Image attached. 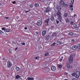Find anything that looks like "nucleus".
<instances>
[{"instance_id":"obj_41","label":"nucleus","mask_w":80,"mask_h":80,"mask_svg":"<svg viewBox=\"0 0 80 80\" xmlns=\"http://www.w3.org/2000/svg\"><path fill=\"white\" fill-rule=\"evenodd\" d=\"M21 44L22 45H25V42H22L21 43Z\"/></svg>"},{"instance_id":"obj_28","label":"nucleus","mask_w":80,"mask_h":80,"mask_svg":"<svg viewBox=\"0 0 80 80\" xmlns=\"http://www.w3.org/2000/svg\"><path fill=\"white\" fill-rule=\"evenodd\" d=\"M50 53V52H47L45 55V56H47V55H48Z\"/></svg>"},{"instance_id":"obj_36","label":"nucleus","mask_w":80,"mask_h":80,"mask_svg":"<svg viewBox=\"0 0 80 80\" xmlns=\"http://www.w3.org/2000/svg\"><path fill=\"white\" fill-rule=\"evenodd\" d=\"M59 67V68H62V65L58 64Z\"/></svg>"},{"instance_id":"obj_55","label":"nucleus","mask_w":80,"mask_h":80,"mask_svg":"<svg viewBox=\"0 0 80 80\" xmlns=\"http://www.w3.org/2000/svg\"><path fill=\"white\" fill-rule=\"evenodd\" d=\"M17 49H18V48H16L15 49V50H17Z\"/></svg>"},{"instance_id":"obj_47","label":"nucleus","mask_w":80,"mask_h":80,"mask_svg":"<svg viewBox=\"0 0 80 80\" xmlns=\"http://www.w3.org/2000/svg\"><path fill=\"white\" fill-rule=\"evenodd\" d=\"M16 19H17L18 20H20V18H19L18 17H16Z\"/></svg>"},{"instance_id":"obj_7","label":"nucleus","mask_w":80,"mask_h":80,"mask_svg":"<svg viewBox=\"0 0 80 80\" xmlns=\"http://www.w3.org/2000/svg\"><path fill=\"white\" fill-rule=\"evenodd\" d=\"M47 29H46V30H44L42 32V36H45V35H46V33H47Z\"/></svg>"},{"instance_id":"obj_50","label":"nucleus","mask_w":80,"mask_h":80,"mask_svg":"<svg viewBox=\"0 0 80 80\" xmlns=\"http://www.w3.org/2000/svg\"><path fill=\"white\" fill-rule=\"evenodd\" d=\"M2 30H4V32H5V28H2Z\"/></svg>"},{"instance_id":"obj_29","label":"nucleus","mask_w":80,"mask_h":80,"mask_svg":"<svg viewBox=\"0 0 80 80\" xmlns=\"http://www.w3.org/2000/svg\"><path fill=\"white\" fill-rule=\"evenodd\" d=\"M65 20L66 22H67V23L69 22V19L68 18H66L65 19Z\"/></svg>"},{"instance_id":"obj_33","label":"nucleus","mask_w":80,"mask_h":80,"mask_svg":"<svg viewBox=\"0 0 80 80\" xmlns=\"http://www.w3.org/2000/svg\"><path fill=\"white\" fill-rule=\"evenodd\" d=\"M75 75H76V74H75V72L72 73V76H75Z\"/></svg>"},{"instance_id":"obj_57","label":"nucleus","mask_w":80,"mask_h":80,"mask_svg":"<svg viewBox=\"0 0 80 80\" xmlns=\"http://www.w3.org/2000/svg\"><path fill=\"white\" fill-rule=\"evenodd\" d=\"M67 74H68V73H67V72H65V75H67Z\"/></svg>"},{"instance_id":"obj_21","label":"nucleus","mask_w":80,"mask_h":80,"mask_svg":"<svg viewBox=\"0 0 80 80\" xmlns=\"http://www.w3.org/2000/svg\"><path fill=\"white\" fill-rule=\"evenodd\" d=\"M16 70H17V71H20L21 69H20V68L18 67H16Z\"/></svg>"},{"instance_id":"obj_15","label":"nucleus","mask_w":80,"mask_h":80,"mask_svg":"<svg viewBox=\"0 0 80 80\" xmlns=\"http://www.w3.org/2000/svg\"><path fill=\"white\" fill-rule=\"evenodd\" d=\"M57 9L58 11H60V10H62V7L60 6H58L57 7Z\"/></svg>"},{"instance_id":"obj_37","label":"nucleus","mask_w":80,"mask_h":80,"mask_svg":"<svg viewBox=\"0 0 80 80\" xmlns=\"http://www.w3.org/2000/svg\"><path fill=\"white\" fill-rule=\"evenodd\" d=\"M71 42L72 43H74V42H75V40L72 39V40H71Z\"/></svg>"},{"instance_id":"obj_8","label":"nucleus","mask_w":80,"mask_h":80,"mask_svg":"<svg viewBox=\"0 0 80 80\" xmlns=\"http://www.w3.org/2000/svg\"><path fill=\"white\" fill-rule=\"evenodd\" d=\"M66 67L67 68H72V66H70V63H67L66 64Z\"/></svg>"},{"instance_id":"obj_32","label":"nucleus","mask_w":80,"mask_h":80,"mask_svg":"<svg viewBox=\"0 0 80 80\" xmlns=\"http://www.w3.org/2000/svg\"><path fill=\"white\" fill-rule=\"evenodd\" d=\"M30 12V9H29L28 11L25 10V13H28V12Z\"/></svg>"},{"instance_id":"obj_39","label":"nucleus","mask_w":80,"mask_h":80,"mask_svg":"<svg viewBox=\"0 0 80 80\" xmlns=\"http://www.w3.org/2000/svg\"><path fill=\"white\" fill-rule=\"evenodd\" d=\"M73 23H74V22H73V21H72L70 22L71 25H73Z\"/></svg>"},{"instance_id":"obj_43","label":"nucleus","mask_w":80,"mask_h":80,"mask_svg":"<svg viewBox=\"0 0 80 80\" xmlns=\"http://www.w3.org/2000/svg\"><path fill=\"white\" fill-rule=\"evenodd\" d=\"M2 33H3V31L1 30H0V34H2Z\"/></svg>"},{"instance_id":"obj_20","label":"nucleus","mask_w":80,"mask_h":80,"mask_svg":"<svg viewBox=\"0 0 80 80\" xmlns=\"http://www.w3.org/2000/svg\"><path fill=\"white\" fill-rule=\"evenodd\" d=\"M65 4V2L62 0H61V5H63Z\"/></svg>"},{"instance_id":"obj_40","label":"nucleus","mask_w":80,"mask_h":80,"mask_svg":"<svg viewBox=\"0 0 80 80\" xmlns=\"http://www.w3.org/2000/svg\"><path fill=\"white\" fill-rule=\"evenodd\" d=\"M78 49H80V44H79L78 45Z\"/></svg>"},{"instance_id":"obj_58","label":"nucleus","mask_w":80,"mask_h":80,"mask_svg":"<svg viewBox=\"0 0 80 80\" xmlns=\"http://www.w3.org/2000/svg\"><path fill=\"white\" fill-rule=\"evenodd\" d=\"M65 80H68V79H65Z\"/></svg>"},{"instance_id":"obj_6","label":"nucleus","mask_w":80,"mask_h":80,"mask_svg":"<svg viewBox=\"0 0 80 80\" xmlns=\"http://www.w3.org/2000/svg\"><path fill=\"white\" fill-rule=\"evenodd\" d=\"M75 2V0H71V2L72 3H70V5L69 6L70 7H73V3H74V2Z\"/></svg>"},{"instance_id":"obj_54","label":"nucleus","mask_w":80,"mask_h":80,"mask_svg":"<svg viewBox=\"0 0 80 80\" xmlns=\"http://www.w3.org/2000/svg\"><path fill=\"white\" fill-rule=\"evenodd\" d=\"M6 19H8V17H7L5 18Z\"/></svg>"},{"instance_id":"obj_27","label":"nucleus","mask_w":80,"mask_h":80,"mask_svg":"<svg viewBox=\"0 0 80 80\" xmlns=\"http://www.w3.org/2000/svg\"><path fill=\"white\" fill-rule=\"evenodd\" d=\"M56 44V43L54 42L51 45V47H53V46H54V45H55Z\"/></svg>"},{"instance_id":"obj_46","label":"nucleus","mask_w":80,"mask_h":80,"mask_svg":"<svg viewBox=\"0 0 80 80\" xmlns=\"http://www.w3.org/2000/svg\"><path fill=\"white\" fill-rule=\"evenodd\" d=\"M16 3V1H13L12 2L13 4H15V3Z\"/></svg>"},{"instance_id":"obj_19","label":"nucleus","mask_w":80,"mask_h":80,"mask_svg":"<svg viewBox=\"0 0 80 80\" xmlns=\"http://www.w3.org/2000/svg\"><path fill=\"white\" fill-rule=\"evenodd\" d=\"M57 36V33L56 32H54L52 33V37H54Z\"/></svg>"},{"instance_id":"obj_2","label":"nucleus","mask_w":80,"mask_h":80,"mask_svg":"<svg viewBox=\"0 0 80 80\" xmlns=\"http://www.w3.org/2000/svg\"><path fill=\"white\" fill-rule=\"evenodd\" d=\"M42 24V21L41 20H39L37 22V24L38 26H41Z\"/></svg>"},{"instance_id":"obj_49","label":"nucleus","mask_w":80,"mask_h":80,"mask_svg":"<svg viewBox=\"0 0 80 80\" xmlns=\"http://www.w3.org/2000/svg\"><path fill=\"white\" fill-rule=\"evenodd\" d=\"M65 5L66 7H68V5L67 4H65Z\"/></svg>"},{"instance_id":"obj_14","label":"nucleus","mask_w":80,"mask_h":80,"mask_svg":"<svg viewBox=\"0 0 80 80\" xmlns=\"http://www.w3.org/2000/svg\"><path fill=\"white\" fill-rule=\"evenodd\" d=\"M50 20L52 22H53V21H54V20H55L54 17H53V16H52L50 18Z\"/></svg>"},{"instance_id":"obj_25","label":"nucleus","mask_w":80,"mask_h":80,"mask_svg":"<svg viewBox=\"0 0 80 80\" xmlns=\"http://www.w3.org/2000/svg\"><path fill=\"white\" fill-rule=\"evenodd\" d=\"M73 28H77V25L75 24L73 26Z\"/></svg>"},{"instance_id":"obj_61","label":"nucleus","mask_w":80,"mask_h":80,"mask_svg":"<svg viewBox=\"0 0 80 80\" xmlns=\"http://www.w3.org/2000/svg\"><path fill=\"white\" fill-rule=\"evenodd\" d=\"M64 53H65V52H64Z\"/></svg>"},{"instance_id":"obj_42","label":"nucleus","mask_w":80,"mask_h":80,"mask_svg":"<svg viewBox=\"0 0 80 80\" xmlns=\"http://www.w3.org/2000/svg\"><path fill=\"white\" fill-rule=\"evenodd\" d=\"M63 57H62L61 58V59L59 61H60V62H62V59H63Z\"/></svg>"},{"instance_id":"obj_56","label":"nucleus","mask_w":80,"mask_h":80,"mask_svg":"<svg viewBox=\"0 0 80 80\" xmlns=\"http://www.w3.org/2000/svg\"><path fill=\"white\" fill-rule=\"evenodd\" d=\"M24 29H26V30H27V27H25V28H24Z\"/></svg>"},{"instance_id":"obj_10","label":"nucleus","mask_w":80,"mask_h":80,"mask_svg":"<svg viewBox=\"0 0 80 80\" xmlns=\"http://www.w3.org/2000/svg\"><path fill=\"white\" fill-rule=\"evenodd\" d=\"M57 15L58 17L62 16V13L58 11L57 13Z\"/></svg>"},{"instance_id":"obj_3","label":"nucleus","mask_w":80,"mask_h":80,"mask_svg":"<svg viewBox=\"0 0 80 80\" xmlns=\"http://www.w3.org/2000/svg\"><path fill=\"white\" fill-rule=\"evenodd\" d=\"M76 78H79V77H80V72L78 71L76 73Z\"/></svg>"},{"instance_id":"obj_22","label":"nucleus","mask_w":80,"mask_h":80,"mask_svg":"<svg viewBox=\"0 0 80 80\" xmlns=\"http://www.w3.org/2000/svg\"><path fill=\"white\" fill-rule=\"evenodd\" d=\"M28 80H34V78H28Z\"/></svg>"},{"instance_id":"obj_48","label":"nucleus","mask_w":80,"mask_h":80,"mask_svg":"<svg viewBox=\"0 0 80 80\" xmlns=\"http://www.w3.org/2000/svg\"><path fill=\"white\" fill-rule=\"evenodd\" d=\"M8 53H12V51L10 50V51H8Z\"/></svg>"},{"instance_id":"obj_51","label":"nucleus","mask_w":80,"mask_h":80,"mask_svg":"<svg viewBox=\"0 0 80 80\" xmlns=\"http://www.w3.org/2000/svg\"><path fill=\"white\" fill-rule=\"evenodd\" d=\"M17 80H22V79L21 78H19V79H18Z\"/></svg>"},{"instance_id":"obj_35","label":"nucleus","mask_w":80,"mask_h":80,"mask_svg":"<svg viewBox=\"0 0 80 80\" xmlns=\"http://www.w3.org/2000/svg\"><path fill=\"white\" fill-rule=\"evenodd\" d=\"M45 39H46V40H48L49 39V38H48V37H46Z\"/></svg>"},{"instance_id":"obj_52","label":"nucleus","mask_w":80,"mask_h":80,"mask_svg":"<svg viewBox=\"0 0 80 80\" xmlns=\"http://www.w3.org/2000/svg\"><path fill=\"white\" fill-rule=\"evenodd\" d=\"M36 34L37 35H38V32H36Z\"/></svg>"},{"instance_id":"obj_13","label":"nucleus","mask_w":80,"mask_h":80,"mask_svg":"<svg viewBox=\"0 0 80 80\" xmlns=\"http://www.w3.org/2000/svg\"><path fill=\"white\" fill-rule=\"evenodd\" d=\"M51 70L52 71H55L56 70V67L54 66H53L51 68Z\"/></svg>"},{"instance_id":"obj_12","label":"nucleus","mask_w":80,"mask_h":80,"mask_svg":"<svg viewBox=\"0 0 80 80\" xmlns=\"http://www.w3.org/2000/svg\"><path fill=\"white\" fill-rule=\"evenodd\" d=\"M49 22V19L48 18L45 21V24H46V25H47V24H48V23Z\"/></svg>"},{"instance_id":"obj_60","label":"nucleus","mask_w":80,"mask_h":80,"mask_svg":"<svg viewBox=\"0 0 80 80\" xmlns=\"http://www.w3.org/2000/svg\"><path fill=\"white\" fill-rule=\"evenodd\" d=\"M1 5V3H0V6Z\"/></svg>"},{"instance_id":"obj_30","label":"nucleus","mask_w":80,"mask_h":80,"mask_svg":"<svg viewBox=\"0 0 80 80\" xmlns=\"http://www.w3.org/2000/svg\"><path fill=\"white\" fill-rule=\"evenodd\" d=\"M67 16H68V15L67 14V13H65L64 14V17H67Z\"/></svg>"},{"instance_id":"obj_44","label":"nucleus","mask_w":80,"mask_h":80,"mask_svg":"<svg viewBox=\"0 0 80 80\" xmlns=\"http://www.w3.org/2000/svg\"><path fill=\"white\" fill-rule=\"evenodd\" d=\"M56 23L57 24L59 23V21L57 20H56Z\"/></svg>"},{"instance_id":"obj_18","label":"nucleus","mask_w":80,"mask_h":80,"mask_svg":"<svg viewBox=\"0 0 80 80\" xmlns=\"http://www.w3.org/2000/svg\"><path fill=\"white\" fill-rule=\"evenodd\" d=\"M45 12H49V10L48 9V7L45 8Z\"/></svg>"},{"instance_id":"obj_53","label":"nucleus","mask_w":80,"mask_h":80,"mask_svg":"<svg viewBox=\"0 0 80 80\" xmlns=\"http://www.w3.org/2000/svg\"><path fill=\"white\" fill-rule=\"evenodd\" d=\"M76 16V14H75L74 16H73V17H75Z\"/></svg>"},{"instance_id":"obj_17","label":"nucleus","mask_w":80,"mask_h":80,"mask_svg":"<svg viewBox=\"0 0 80 80\" xmlns=\"http://www.w3.org/2000/svg\"><path fill=\"white\" fill-rule=\"evenodd\" d=\"M5 48L6 49H4L5 50H12L10 48H9L8 47H6Z\"/></svg>"},{"instance_id":"obj_1","label":"nucleus","mask_w":80,"mask_h":80,"mask_svg":"<svg viewBox=\"0 0 80 80\" xmlns=\"http://www.w3.org/2000/svg\"><path fill=\"white\" fill-rule=\"evenodd\" d=\"M73 61V56L71 55L70 57L68 59V62L69 63H72Z\"/></svg>"},{"instance_id":"obj_26","label":"nucleus","mask_w":80,"mask_h":80,"mask_svg":"<svg viewBox=\"0 0 80 80\" xmlns=\"http://www.w3.org/2000/svg\"><path fill=\"white\" fill-rule=\"evenodd\" d=\"M16 78L17 79H19V78H20V76H19V75L17 76L16 77Z\"/></svg>"},{"instance_id":"obj_24","label":"nucleus","mask_w":80,"mask_h":80,"mask_svg":"<svg viewBox=\"0 0 80 80\" xmlns=\"http://www.w3.org/2000/svg\"><path fill=\"white\" fill-rule=\"evenodd\" d=\"M61 42L60 41H59V40L57 41V45H59L61 44Z\"/></svg>"},{"instance_id":"obj_59","label":"nucleus","mask_w":80,"mask_h":80,"mask_svg":"<svg viewBox=\"0 0 80 80\" xmlns=\"http://www.w3.org/2000/svg\"><path fill=\"white\" fill-rule=\"evenodd\" d=\"M79 25L80 26V22L79 23Z\"/></svg>"},{"instance_id":"obj_4","label":"nucleus","mask_w":80,"mask_h":80,"mask_svg":"<svg viewBox=\"0 0 80 80\" xmlns=\"http://www.w3.org/2000/svg\"><path fill=\"white\" fill-rule=\"evenodd\" d=\"M12 63H11V62L10 61H8V64H7V67H8L9 68H10L12 67Z\"/></svg>"},{"instance_id":"obj_9","label":"nucleus","mask_w":80,"mask_h":80,"mask_svg":"<svg viewBox=\"0 0 80 80\" xmlns=\"http://www.w3.org/2000/svg\"><path fill=\"white\" fill-rule=\"evenodd\" d=\"M62 16H60L58 17V20H59L60 22H62Z\"/></svg>"},{"instance_id":"obj_31","label":"nucleus","mask_w":80,"mask_h":80,"mask_svg":"<svg viewBox=\"0 0 80 80\" xmlns=\"http://www.w3.org/2000/svg\"><path fill=\"white\" fill-rule=\"evenodd\" d=\"M35 6H36V7H38L39 6V4H38V3H36L35 4Z\"/></svg>"},{"instance_id":"obj_23","label":"nucleus","mask_w":80,"mask_h":80,"mask_svg":"<svg viewBox=\"0 0 80 80\" xmlns=\"http://www.w3.org/2000/svg\"><path fill=\"white\" fill-rule=\"evenodd\" d=\"M68 35H70L71 36H72L73 35V33L72 32H70L69 33Z\"/></svg>"},{"instance_id":"obj_38","label":"nucleus","mask_w":80,"mask_h":80,"mask_svg":"<svg viewBox=\"0 0 80 80\" xmlns=\"http://www.w3.org/2000/svg\"><path fill=\"white\" fill-rule=\"evenodd\" d=\"M70 10H71V11H73V7H70Z\"/></svg>"},{"instance_id":"obj_45","label":"nucleus","mask_w":80,"mask_h":80,"mask_svg":"<svg viewBox=\"0 0 80 80\" xmlns=\"http://www.w3.org/2000/svg\"><path fill=\"white\" fill-rule=\"evenodd\" d=\"M39 59V57H36L35 58L36 60H38Z\"/></svg>"},{"instance_id":"obj_5","label":"nucleus","mask_w":80,"mask_h":80,"mask_svg":"<svg viewBox=\"0 0 80 80\" xmlns=\"http://www.w3.org/2000/svg\"><path fill=\"white\" fill-rule=\"evenodd\" d=\"M72 50H76L78 49V47L76 45H74L72 47Z\"/></svg>"},{"instance_id":"obj_16","label":"nucleus","mask_w":80,"mask_h":80,"mask_svg":"<svg viewBox=\"0 0 80 80\" xmlns=\"http://www.w3.org/2000/svg\"><path fill=\"white\" fill-rule=\"evenodd\" d=\"M4 32H10V29L8 28L5 29Z\"/></svg>"},{"instance_id":"obj_11","label":"nucleus","mask_w":80,"mask_h":80,"mask_svg":"<svg viewBox=\"0 0 80 80\" xmlns=\"http://www.w3.org/2000/svg\"><path fill=\"white\" fill-rule=\"evenodd\" d=\"M50 68H46L45 69V72L46 73H48V72H50Z\"/></svg>"},{"instance_id":"obj_34","label":"nucleus","mask_w":80,"mask_h":80,"mask_svg":"<svg viewBox=\"0 0 80 80\" xmlns=\"http://www.w3.org/2000/svg\"><path fill=\"white\" fill-rule=\"evenodd\" d=\"M30 7L31 8H33V5L32 4H31L30 5Z\"/></svg>"}]
</instances>
